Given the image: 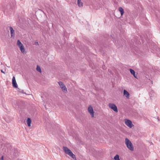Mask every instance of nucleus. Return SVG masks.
Returning <instances> with one entry per match:
<instances>
[{"label": "nucleus", "instance_id": "1", "mask_svg": "<svg viewBox=\"0 0 160 160\" xmlns=\"http://www.w3.org/2000/svg\"><path fill=\"white\" fill-rule=\"evenodd\" d=\"M63 149L66 154L68 155L69 156L74 159H76L75 155L74 154L70 149L66 147H63Z\"/></svg>", "mask_w": 160, "mask_h": 160}, {"label": "nucleus", "instance_id": "2", "mask_svg": "<svg viewBox=\"0 0 160 160\" xmlns=\"http://www.w3.org/2000/svg\"><path fill=\"white\" fill-rule=\"evenodd\" d=\"M125 143L128 148L130 150L133 151L134 147L131 141L128 138H126L125 139Z\"/></svg>", "mask_w": 160, "mask_h": 160}, {"label": "nucleus", "instance_id": "3", "mask_svg": "<svg viewBox=\"0 0 160 160\" xmlns=\"http://www.w3.org/2000/svg\"><path fill=\"white\" fill-rule=\"evenodd\" d=\"M17 45L19 47L22 53H24L25 52V49L23 45L19 40L17 41Z\"/></svg>", "mask_w": 160, "mask_h": 160}, {"label": "nucleus", "instance_id": "4", "mask_svg": "<svg viewBox=\"0 0 160 160\" xmlns=\"http://www.w3.org/2000/svg\"><path fill=\"white\" fill-rule=\"evenodd\" d=\"M88 111L92 118L94 117V114L95 112L93 110L92 107L91 105H89L88 108Z\"/></svg>", "mask_w": 160, "mask_h": 160}, {"label": "nucleus", "instance_id": "5", "mask_svg": "<svg viewBox=\"0 0 160 160\" xmlns=\"http://www.w3.org/2000/svg\"><path fill=\"white\" fill-rule=\"evenodd\" d=\"M124 121L125 124L129 128H131L134 126V125L131 120L127 119H125Z\"/></svg>", "mask_w": 160, "mask_h": 160}, {"label": "nucleus", "instance_id": "6", "mask_svg": "<svg viewBox=\"0 0 160 160\" xmlns=\"http://www.w3.org/2000/svg\"><path fill=\"white\" fill-rule=\"evenodd\" d=\"M58 84L62 88V91L65 93H67L68 92L67 88L64 84L61 82H58Z\"/></svg>", "mask_w": 160, "mask_h": 160}, {"label": "nucleus", "instance_id": "7", "mask_svg": "<svg viewBox=\"0 0 160 160\" xmlns=\"http://www.w3.org/2000/svg\"><path fill=\"white\" fill-rule=\"evenodd\" d=\"M108 106L110 108L113 110L114 112H118L117 107L115 104L110 103L108 104Z\"/></svg>", "mask_w": 160, "mask_h": 160}, {"label": "nucleus", "instance_id": "8", "mask_svg": "<svg viewBox=\"0 0 160 160\" xmlns=\"http://www.w3.org/2000/svg\"><path fill=\"white\" fill-rule=\"evenodd\" d=\"M12 86L15 88H17L18 87V85L17 84L15 77L13 76L12 78Z\"/></svg>", "mask_w": 160, "mask_h": 160}, {"label": "nucleus", "instance_id": "9", "mask_svg": "<svg viewBox=\"0 0 160 160\" xmlns=\"http://www.w3.org/2000/svg\"><path fill=\"white\" fill-rule=\"evenodd\" d=\"M123 94L126 98H128L129 96V94L126 90H123Z\"/></svg>", "mask_w": 160, "mask_h": 160}, {"label": "nucleus", "instance_id": "10", "mask_svg": "<svg viewBox=\"0 0 160 160\" xmlns=\"http://www.w3.org/2000/svg\"><path fill=\"white\" fill-rule=\"evenodd\" d=\"M118 10L120 12L121 16H122L124 13L123 9L122 7H119L118 8Z\"/></svg>", "mask_w": 160, "mask_h": 160}, {"label": "nucleus", "instance_id": "11", "mask_svg": "<svg viewBox=\"0 0 160 160\" xmlns=\"http://www.w3.org/2000/svg\"><path fill=\"white\" fill-rule=\"evenodd\" d=\"M10 30L11 33V37L14 35V30L12 28L10 27Z\"/></svg>", "mask_w": 160, "mask_h": 160}, {"label": "nucleus", "instance_id": "12", "mask_svg": "<svg viewBox=\"0 0 160 160\" xmlns=\"http://www.w3.org/2000/svg\"><path fill=\"white\" fill-rule=\"evenodd\" d=\"M78 5L79 7H81L83 6V3L81 0H78Z\"/></svg>", "mask_w": 160, "mask_h": 160}, {"label": "nucleus", "instance_id": "13", "mask_svg": "<svg viewBox=\"0 0 160 160\" xmlns=\"http://www.w3.org/2000/svg\"><path fill=\"white\" fill-rule=\"evenodd\" d=\"M130 71V72L133 75V76L136 78H137L136 76L135 75V72L132 69H129Z\"/></svg>", "mask_w": 160, "mask_h": 160}, {"label": "nucleus", "instance_id": "14", "mask_svg": "<svg viewBox=\"0 0 160 160\" xmlns=\"http://www.w3.org/2000/svg\"><path fill=\"white\" fill-rule=\"evenodd\" d=\"M26 122H27L28 126L29 127L31 126V119L30 118H28L27 119Z\"/></svg>", "mask_w": 160, "mask_h": 160}, {"label": "nucleus", "instance_id": "15", "mask_svg": "<svg viewBox=\"0 0 160 160\" xmlns=\"http://www.w3.org/2000/svg\"><path fill=\"white\" fill-rule=\"evenodd\" d=\"M114 159L115 160H120L119 158V156L118 154L116 155L114 157Z\"/></svg>", "mask_w": 160, "mask_h": 160}, {"label": "nucleus", "instance_id": "16", "mask_svg": "<svg viewBox=\"0 0 160 160\" xmlns=\"http://www.w3.org/2000/svg\"><path fill=\"white\" fill-rule=\"evenodd\" d=\"M36 69H37V70L39 72H41V70L40 67L39 66H37Z\"/></svg>", "mask_w": 160, "mask_h": 160}, {"label": "nucleus", "instance_id": "17", "mask_svg": "<svg viewBox=\"0 0 160 160\" xmlns=\"http://www.w3.org/2000/svg\"><path fill=\"white\" fill-rule=\"evenodd\" d=\"M1 72L2 73L4 74H5V72L3 71L2 70H1Z\"/></svg>", "mask_w": 160, "mask_h": 160}, {"label": "nucleus", "instance_id": "18", "mask_svg": "<svg viewBox=\"0 0 160 160\" xmlns=\"http://www.w3.org/2000/svg\"><path fill=\"white\" fill-rule=\"evenodd\" d=\"M1 159L2 160H3V156H2L1 157Z\"/></svg>", "mask_w": 160, "mask_h": 160}]
</instances>
